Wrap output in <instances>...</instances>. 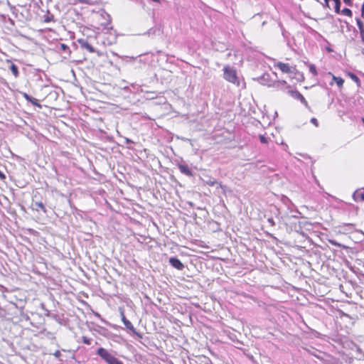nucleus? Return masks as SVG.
I'll list each match as a JSON object with an SVG mask.
<instances>
[{"label":"nucleus","mask_w":364,"mask_h":364,"mask_svg":"<svg viewBox=\"0 0 364 364\" xmlns=\"http://www.w3.org/2000/svg\"><path fill=\"white\" fill-rule=\"evenodd\" d=\"M356 23L360 31L364 29V24L360 18H356Z\"/></svg>","instance_id":"23"},{"label":"nucleus","mask_w":364,"mask_h":364,"mask_svg":"<svg viewBox=\"0 0 364 364\" xmlns=\"http://www.w3.org/2000/svg\"><path fill=\"white\" fill-rule=\"evenodd\" d=\"M361 16L364 18V1L361 6Z\"/></svg>","instance_id":"33"},{"label":"nucleus","mask_w":364,"mask_h":364,"mask_svg":"<svg viewBox=\"0 0 364 364\" xmlns=\"http://www.w3.org/2000/svg\"><path fill=\"white\" fill-rule=\"evenodd\" d=\"M122 321L127 329L130 330L132 333L137 335L138 336L141 337V335L136 332L132 323L128 319L126 318L124 313H122Z\"/></svg>","instance_id":"6"},{"label":"nucleus","mask_w":364,"mask_h":364,"mask_svg":"<svg viewBox=\"0 0 364 364\" xmlns=\"http://www.w3.org/2000/svg\"><path fill=\"white\" fill-rule=\"evenodd\" d=\"M340 6H341V0L339 1H336L335 2V6H334V9H335V12L337 13V14H339L340 13Z\"/></svg>","instance_id":"22"},{"label":"nucleus","mask_w":364,"mask_h":364,"mask_svg":"<svg viewBox=\"0 0 364 364\" xmlns=\"http://www.w3.org/2000/svg\"><path fill=\"white\" fill-rule=\"evenodd\" d=\"M169 263L173 267L178 270H183L184 268L183 264L176 257H170Z\"/></svg>","instance_id":"7"},{"label":"nucleus","mask_w":364,"mask_h":364,"mask_svg":"<svg viewBox=\"0 0 364 364\" xmlns=\"http://www.w3.org/2000/svg\"><path fill=\"white\" fill-rule=\"evenodd\" d=\"M309 71L314 75L316 76L318 75L316 68L314 64L309 65Z\"/></svg>","instance_id":"18"},{"label":"nucleus","mask_w":364,"mask_h":364,"mask_svg":"<svg viewBox=\"0 0 364 364\" xmlns=\"http://www.w3.org/2000/svg\"><path fill=\"white\" fill-rule=\"evenodd\" d=\"M78 1L81 4H92L94 2L92 0H78Z\"/></svg>","instance_id":"26"},{"label":"nucleus","mask_w":364,"mask_h":364,"mask_svg":"<svg viewBox=\"0 0 364 364\" xmlns=\"http://www.w3.org/2000/svg\"><path fill=\"white\" fill-rule=\"evenodd\" d=\"M23 97L28 102H31L33 105L39 107H41V105L38 103V100L36 98H33V97L30 96L26 93L23 94Z\"/></svg>","instance_id":"13"},{"label":"nucleus","mask_w":364,"mask_h":364,"mask_svg":"<svg viewBox=\"0 0 364 364\" xmlns=\"http://www.w3.org/2000/svg\"><path fill=\"white\" fill-rule=\"evenodd\" d=\"M259 141L262 144H267L268 142V139L267 137H265L264 135H259Z\"/></svg>","instance_id":"24"},{"label":"nucleus","mask_w":364,"mask_h":364,"mask_svg":"<svg viewBox=\"0 0 364 364\" xmlns=\"http://www.w3.org/2000/svg\"><path fill=\"white\" fill-rule=\"evenodd\" d=\"M348 75L350 77V79L352 80H353L357 84V85L358 87L360 86V79L358 78V77L355 74H354L353 73H349Z\"/></svg>","instance_id":"16"},{"label":"nucleus","mask_w":364,"mask_h":364,"mask_svg":"<svg viewBox=\"0 0 364 364\" xmlns=\"http://www.w3.org/2000/svg\"><path fill=\"white\" fill-rule=\"evenodd\" d=\"M353 198L355 201H364V188L355 191L353 194Z\"/></svg>","instance_id":"10"},{"label":"nucleus","mask_w":364,"mask_h":364,"mask_svg":"<svg viewBox=\"0 0 364 364\" xmlns=\"http://www.w3.org/2000/svg\"><path fill=\"white\" fill-rule=\"evenodd\" d=\"M205 183L210 186H213L218 183V181L215 178H209L205 181Z\"/></svg>","instance_id":"20"},{"label":"nucleus","mask_w":364,"mask_h":364,"mask_svg":"<svg viewBox=\"0 0 364 364\" xmlns=\"http://www.w3.org/2000/svg\"><path fill=\"white\" fill-rule=\"evenodd\" d=\"M5 178H6L5 174L2 171H0V179L4 180Z\"/></svg>","instance_id":"35"},{"label":"nucleus","mask_w":364,"mask_h":364,"mask_svg":"<svg viewBox=\"0 0 364 364\" xmlns=\"http://www.w3.org/2000/svg\"><path fill=\"white\" fill-rule=\"evenodd\" d=\"M10 70L11 71L12 74L17 77L19 75L18 67L14 64L11 63L9 68Z\"/></svg>","instance_id":"15"},{"label":"nucleus","mask_w":364,"mask_h":364,"mask_svg":"<svg viewBox=\"0 0 364 364\" xmlns=\"http://www.w3.org/2000/svg\"><path fill=\"white\" fill-rule=\"evenodd\" d=\"M82 342L85 344H87V345H90L91 343V339L86 337V336H83L82 337Z\"/></svg>","instance_id":"25"},{"label":"nucleus","mask_w":364,"mask_h":364,"mask_svg":"<svg viewBox=\"0 0 364 364\" xmlns=\"http://www.w3.org/2000/svg\"><path fill=\"white\" fill-rule=\"evenodd\" d=\"M311 122L312 124H314L316 127H318V125L317 119L316 118H314V117L311 119Z\"/></svg>","instance_id":"28"},{"label":"nucleus","mask_w":364,"mask_h":364,"mask_svg":"<svg viewBox=\"0 0 364 364\" xmlns=\"http://www.w3.org/2000/svg\"><path fill=\"white\" fill-rule=\"evenodd\" d=\"M257 80L262 85L273 87L278 90H283L287 85V82L284 80H272L269 73H264Z\"/></svg>","instance_id":"1"},{"label":"nucleus","mask_w":364,"mask_h":364,"mask_svg":"<svg viewBox=\"0 0 364 364\" xmlns=\"http://www.w3.org/2000/svg\"><path fill=\"white\" fill-rule=\"evenodd\" d=\"M97 354L99 356H100L108 364H111L112 361L116 358L114 355L109 353L107 350H106L104 348H98Z\"/></svg>","instance_id":"4"},{"label":"nucleus","mask_w":364,"mask_h":364,"mask_svg":"<svg viewBox=\"0 0 364 364\" xmlns=\"http://www.w3.org/2000/svg\"><path fill=\"white\" fill-rule=\"evenodd\" d=\"M362 122H363L364 124V117L362 118Z\"/></svg>","instance_id":"39"},{"label":"nucleus","mask_w":364,"mask_h":364,"mask_svg":"<svg viewBox=\"0 0 364 364\" xmlns=\"http://www.w3.org/2000/svg\"><path fill=\"white\" fill-rule=\"evenodd\" d=\"M219 186H220V188H223V186H222L221 183H220Z\"/></svg>","instance_id":"40"},{"label":"nucleus","mask_w":364,"mask_h":364,"mask_svg":"<svg viewBox=\"0 0 364 364\" xmlns=\"http://www.w3.org/2000/svg\"><path fill=\"white\" fill-rule=\"evenodd\" d=\"M275 66L277 67L278 68H279L283 73H293L291 68L289 66V65L288 63L278 62L275 65Z\"/></svg>","instance_id":"8"},{"label":"nucleus","mask_w":364,"mask_h":364,"mask_svg":"<svg viewBox=\"0 0 364 364\" xmlns=\"http://www.w3.org/2000/svg\"><path fill=\"white\" fill-rule=\"evenodd\" d=\"M284 88L287 89V93L293 98L299 100L305 107H309L307 101L299 91L291 90V87L287 85L284 86Z\"/></svg>","instance_id":"3"},{"label":"nucleus","mask_w":364,"mask_h":364,"mask_svg":"<svg viewBox=\"0 0 364 364\" xmlns=\"http://www.w3.org/2000/svg\"><path fill=\"white\" fill-rule=\"evenodd\" d=\"M267 222L270 224L271 226H274L275 225V223L273 220L272 218H269L267 219Z\"/></svg>","instance_id":"29"},{"label":"nucleus","mask_w":364,"mask_h":364,"mask_svg":"<svg viewBox=\"0 0 364 364\" xmlns=\"http://www.w3.org/2000/svg\"><path fill=\"white\" fill-rule=\"evenodd\" d=\"M180 171L186 176H192L193 173L189 166L186 164H178Z\"/></svg>","instance_id":"9"},{"label":"nucleus","mask_w":364,"mask_h":364,"mask_svg":"<svg viewBox=\"0 0 364 364\" xmlns=\"http://www.w3.org/2000/svg\"><path fill=\"white\" fill-rule=\"evenodd\" d=\"M52 18L53 17H49V16H47L46 18H45V21L46 22H50L52 21Z\"/></svg>","instance_id":"36"},{"label":"nucleus","mask_w":364,"mask_h":364,"mask_svg":"<svg viewBox=\"0 0 364 364\" xmlns=\"http://www.w3.org/2000/svg\"><path fill=\"white\" fill-rule=\"evenodd\" d=\"M362 41L364 43V28L360 31Z\"/></svg>","instance_id":"31"},{"label":"nucleus","mask_w":364,"mask_h":364,"mask_svg":"<svg viewBox=\"0 0 364 364\" xmlns=\"http://www.w3.org/2000/svg\"><path fill=\"white\" fill-rule=\"evenodd\" d=\"M329 242H330V244H331L333 246H336V247H338L346 248V246L342 245L341 243L336 242V240H329Z\"/></svg>","instance_id":"21"},{"label":"nucleus","mask_w":364,"mask_h":364,"mask_svg":"<svg viewBox=\"0 0 364 364\" xmlns=\"http://www.w3.org/2000/svg\"><path fill=\"white\" fill-rule=\"evenodd\" d=\"M77 43L82 49L87 50L89 53H93L96 52L93 46L90 43H89V42L86 39L79 38L77 40Z\"/></svg>","instance_id":"5"},{"label":"nucleus","mask_w":364,"mask_h":364,"mask_svg":"<svg viewBox=\"0 0 364 364\" xmlns=\"http://www.w3.org/2000/svg\"><path fill=\"white\" fill-rule=\"evenodd\" d=\"M340 12L345 15V16H350L351 17L352 16V11L350 9H348V8H344L341 11H340Z\"/></svg>","instance_id":"17"},{"label":"nucleus","mask_w":364,"mask_h":364,"mask_svg":"<svg viewBox=\"0 0 364 364\" xmlns=\"http://www.w3.org/2000/svg\"><path fill=\"white\" fill-rule=\"evenodd\" d=\"M333 80L336 83L338 87L341 88L343 87L344 80L342 77L333 75Z\"/></svg>","instance_id":"14"},{"label":"nucleus","mask_w":364,"mask_h":364,"mask_svg":"<svg viewBox=\"0 0 364 364\" xmlns=\"http://www.w3.org/2000/svg\"><path fill=\"white\" fill-rule=\"evenodd\" d=\"M53 355H54L55 358H60V355H61V353H60V350H55V351L53 353Z\"/></svg>","instance_id":"27"},{"label":"nucleus","mask_w":364,"mask_h":364,"mask_svg":"<svg viewBox=\"0 0 364 364\" xmlns=\"http://www.w3.org/2000/svg\"><path fill=\"white\" fill-rule=\"evenodd\" d=\"M57 49L59 52L63 51L65 53H66L68 55H70V50L68 46H67L65 43H60V45L57 46Z\"/></svg>","instance_id":"12"},{"label":"nucleus","mask_w":364,"mask_h":364,"mask_svg":"<svg viewBox=\"0 0 364 364\" xmlns=\"http://www.w3.org/2000/svg\"><path fill=\"white\" fill-rule=\"evenodd\" d=\"M294 77L298 81L303 82L304 80V76L302 73L296 72Z\"/></svg>","instance_id":"19"},{"label":"nucleus","mask_w":364,"mask_h":364,"mask_svg":"<svg viewBox=\"0 0 364 364\" xmlns=\"http://www.w3.org/2000/svg\"><path fill=\"white\" fill-rule=\"evenodd\" d=\"M346 225L352 226L353 225L350 223L346 224Z\"/></svg>","instance_id":"38"},{"label":"nucleus","mask_w":364,"mask_h":364,"mask_svg":"<svg viewBox=\"0 0 364 364\" xmlns=\"http://www.w3.org/2000/svg\"><path fill=\"white\" fill-rule=\"evenodd\" d=\"M41 308H42V309H43L46 312V315L48 316L49 315V311L45 308V305L43 304H41Z\"/></svg>","instance_id":"32"},{"label":"nucleus","mask_w":364,"mask_h":364,"mask_svg":"<svg viewBox=\"0 0 364 364\" xmlns=\"http://www.w3.org/2000/svg\"><path fill=\"white\" fill-rule=\"evenodd\" d=\"M126 141H127V143H131V142H132V140H130V139H127V138L126 139Z\"/></svg>","instance_id":"37"},{"label":"nucleus","mask_w":364,"mask_h":364,"mask_svg":"<svg viewBox=\"0 0 364 364\" xmlns=\"http://www.w3.org/2000/svg\"><path fill=\"white\" fill-rule=\"evenodd\" d=\"M111 364H123V363L116 358Z\"/></svg>","instance_id":"30"},{"label":"nucleus","mask_w":364,"mask_h":364,"mask_svg":"<svg viewBox=\"0 0 364 364\" xmlns=\"http://www.w3.org/2000/svg\"><path fill=\"white\" fill-rule=\"evenodd\" d=\"M343 2L347 4L348 6H351L352 1L351 0H343Z\"/></svg>","instance_id":"34"},{"label":"nucleus","mask_w":364,"mask_h":364,"mask_svg":"<svg viewBox=\"0 0 364 364\" xmlns=\"http://www.w3.org/2000/svg\"><path fill=\"white\" fill-rule=\"evenodd\" d=\"M223 71V77L227 81L240 86V80L237 77L236 70L234 68L226 65L224 67Z\"/></svg>","instance_id":"2"},{"label":"nucleus","mask_w":364,"mask_h":364,"mask_svg":"<svg viewBox=\"0 0 364 364\" xmlns=\"http://www.w3.org/2000/svg\"><path fill=\"white\" fill-rule=\"evenodd\" d=\"M33 210L38 211L39 210H42L44 213H47V209L46 208L44 204L42 202H35L33 203Z\"/></svg>","instance_id":"11"}]
</instances>
